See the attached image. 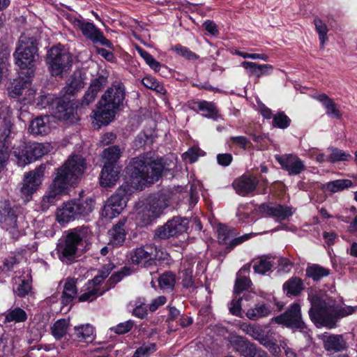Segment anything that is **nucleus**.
Instances as JSON below:
<instances>
[{"mask_svg": "<svg viewBox=\"0 0 357 357\" xmlns=\"http://www.w3.org/2000/svg\"><path fill=\"white\" fill-rule=\"evenodd\" d=\"M86 168L84 158L80 155L69 157L66 162L56 169V173L41 201L42 210H47L54 205L68 188L76 184Z\"/></svg>", "mask_w": 357, "mask_h": 357, "instance_id": "f257e3e1", "label": "nucleus"}, {"mask_svg": "<svg viewBox=\"0 0 357 357\" xmlns=\"http://www.w3.org/2000/svg\"><path fill=\"white\" fill-rule=\"evenodd\" d=\"M170 169L169 164L162 158L155 160L148 153L135 157L126 167L129 178L125 184L132 190H142L147 183L158 181L163 172Z\"/></svg>", "mask_w": 357, "mask_h": 357, "instance_id": "f03ea898", "label": "nucleus"}, {"mask_svg": "<svg viewBox=\"0 0 357 357\" xmlns=\"http://www.w3.org/2000/svg\"><path fill=\"white\" fill-rule=\"evenodd\" d=\"M14 136L12 119L10 116L5 117L1 123V163L3 160L8 158L13 150L18 165L24 166L43 157L52 149L49 143L34 142L26 144L21 151H17L15 149V144L13 145Z\"/></svg>", "mask_w": 357, "mask_h": 357, "instance_id": "7ed1b4c3", "label": "nucleus"}, {"mask_svg": "<svg viewBox=\"0 0 357 357\" xmlns=\"http://www.w3.org/2000/svg\"><path fill=\"white\" fill-rule=\"evenodd\" d=\"M126 98V89L122 83L112 84L102 95L94 111L93 126L98 128L108 125L120 110Z\"/></svg>", "mask_w": 357, "mask_h": 357, "instance_id": "20e7f679", "label": "nucleus"}, {"mask_svg": "<svg viewBox=\"0 0 357 357\" xmlns=\"http://www.w3.org/2000/svg\"><path fill=\"white\" fill-rule=\"evenodd\" d=\"M311 308L309 311L310 319L319 326L334 328L337 318L353 314L356 307L351 306H337L332 303H326L317 295L309 296Z\"/></svg>", "mask_w": 357, "mask_h": 357, "instance_id": "39448f33", "label": "nucleus"}, {"mask_svg": "<svg viewBox=\"0 0 357 357\" xmlns=\"http://www.w3.org/2000/svg\"><path fill=\"white\" fill-rule=\"evenodd\" d=\"M15 64L27 77L35 73V63L38 57L37 38L29 33L21 35L14 53Z\"/></svg>", "mask_w": 357, "mask_h": 357, "instance_id": "423d86ee", "label": "nucleus"}, {"mask_svg": "<svg viewBox=\"0 0 357 357\" xmlns=\"http://www.w3.org/2000/svg\"><path fill=\"white\" fill-rule=\"evenodd\" d=\"M46 63L52 75L59 76L70 70L73 58L64 48L55 46L47 52Z\"/></svg>", "mask_w": 357, "mask_h": 357, "instance_id": "0eeeda50", "label": "nucleus"}, {"mask_svg": "<svg viewBox=\"0 0 357 357\" xmlns=\"http://www.w3.org/2000/svg\"><path fill=\"white\" fill-rule=\"evenodd\" d=\"M82 242V238L77 230L69 231L57 244L56 251L59 259L64 264H72L78 257V247Z\"/></svg>", "mask_w": 357, "mask_h": 357, "instance_id": "6e6552de", "label": "nucleus"}, {"mask_svg": "<svg viewBox=\"0 0 357 357\" xmlns=\"http://www.w3.org/2000/svg\"><path fill=\"white\" fill-rule=\"evenodd\" d=\"M131 193L132 190L128 185L123 184L116 192L108 199L102 211V215L112 219L119 215L126 207L128 195Z\"/></svg>", "mask_w": 357, "mask_h": 357, "instance_id": "1a4fd4ad", "label": "nucleus"}, {"mask_svg": "<svg viewBox=\"0 0 357 357\" xmlns=\"http://www.w3.org/2000/svg\"><path fill=\"white\" fill-rule=\"evenodd\" d=\"M167 253L151 244H146L132 249L128 257L133 264L146 266L153 260H165Z\"/></svg>", "mask_w": 357, "mask_h": 357, "instance_id": "9d476101", "label": "nucleus"}, {"mask_svg": "<svg viewBox=\"0 0 357 357\" xmlns=\"http://www.w3.org/2000/svg\"><path fill=\"white\" fill-rule=\"evenodd\" d=\"M167 206V204L162 197H149L144 208L138 213L142 225L151 224L153 220L162 214Z\"/></svg>", "mask_w": 357, "mask_h": 357, "instance_id": "9b49d317", "label": "nucleus"}, {"mask_svg": "<svg viewBox=\"0 0 357 357\" xmlns=\"http://www.w3.org/2000/svg\"><path fill=\"white\" fill-rule=\"evenodd\" d=\"M45 167L40 165L34 170L31 171L24 175L22 186L20 192L24 201H29L32 195L37 190L41 184L42 178L44 175Z\"/></svg>", "mask_w": 357, "mask_h": 357, "instance_id": "f8f14e48", "label": "nucleus"}, {"mask_svg": "<svg viewBox=\"0 0 357 357\" xmlns=\"http://www.w3.org/2000/svg\"><path fill=\"white\" fill-rule=\"evenodd\" d=\"M276 323L287 327L303 328L305 323L302 320L301 307L298 303L291 305L287 310L275 318Z\"/></svg>", "mask_w": 357, "mask_h": 357, "instance_id": "ddd939ff", "label": "nucleus"}, {"mask_svg": "<svg viewBox=\"0 0 357 357\" xmlns=\"http://www.w3.org/2000/svg\"><path fill=\"white\" fill-rule=\"evenodd\" d=\"M275 158L289 175H298L306 169L304 162L296 155H276Z\"/></svg>", "mask_w": 357, "mask_h": 357, "instance_id": "4468645a", "label": "nucleus"}, {"mask_svg": "<svg viewBox=\"0 0 357 357\" xmlns=\"http://www.w3.org/2000/svg\"><path fill=\"white\" fill-rule=\"evenodd\" d=\"M75 108L70 101L58 100L56 106L52 107L53 116L61 121H73Z\"/></svg>", "mask_w": 357, "mask_h": 357, "instance_id": "2eb2a0df", "label": "nucleus"}, {"mask_svg": "<svg viewBox=\"0 0 357 357\" xmlns=\"http://www.w3.org/2000/svg\"><path fill=\"white\" fill-rule=\"evenodd\" d=\"M259 210L261 213L275 218L279 220H285L293 214L291 207L280 204H263L259 206Z\"/></svg>", "mask_w": 357, "mask_h": 357, "instance_id": "dca6fc26", "label": "nucleus"}, {"mask_svg": "<svg viewBox=\"0 0 357 357\" xmlns=\"http://www.w3.org/2000/svg\"><path fill=\"white\" fill-rule=\"evenodd\" d=\"M258 184L256 178L243 175L234 182V188L236 192L245 196L254 191Z\"/></svg>", "mask_w": 357, "mask_h": 357, "instance_id": "f3484780", "label": "nucleus"}, {"mask_svg": "<svg viewBox=\"0 0 357 357\" xmlns=\"http://www.w3.org/2000/svg\"><path fill=\"white\" fill-rule=\"evenodd\" d=\"M119 173L120 169L118 166L104 165L100 178V185L105 188L115 185Z\"/></svg>", "mask_w": 357, "mask_h": 357, "instance_id": "a211bd4d", "label": "nucleus"}, {"mask_svg": "<svg viewBox=\"0 0 357 357\" xmlns=\"http://www.w3.org/2000/svg\"><path fill=\"white\" fill-rule=\"evenodd\" d=\"M76 209L74 200L64 203L56 212V220L60 223H68L79 218Z\"/></svg>", "mask_w": 357, "mask_h": 357, "instance_id": "6ab92c4d", "label": "nucleus"}, {"mask_svg": "<svg viewBox=\"0 0 357 357\" xmlns=\"http://www.w3.org/2000/svg\"><path fill=\"white\" fill-rule=\"evenodd\" d=\"M242 66L247 70L249 76H255L259 78L262 75H269L273 71V66L269 64H257L254 62L244 61Z\"/></svg>", "mask_w": 357, "mask_h": 357, "instance_id": "aec40b11", "label": "nucleus"}, {"mask_svg": "<svg viewBox=\"0 0 357 357\" xmlns=\"http://www.w3.org/2000/svg\"><path fill=\"white\" fill-rule=\"evenodd\" d=\"M315 98L322 103L326 109V113L328 116L337 119H341L342 114L337 105L326 94H319Z\"/></svg>", "mask_w": 357, "mask_h": 357, "instance_id": "412c9836", "label": "nucleus"}, {"mask_svg": "<svg viewBox=\"0 0 357 357\" xmlns=\"http://www.w3.org/2000/svg\"><path fill=\"white\" fill-rule=\"evenodd\" d=\"M323 342L324 347L327 351L337 352L346 349V342L340 335L325 336Z\"/></svg>", "mask_w": 357, "mask_h": 357, "instance_id": "4be33fe9", "label": "nucleus"}, {"mask_svg": "<svg viewBox=\"0 0 357 357\" xmlns=\"http://www.w3.org/2000/svg\"><path fill=\"white\" fill-rule=\"evenodd\" d=\"M30 132L36 135H47L50 130L49 117L39 116L33 120L29 126Z\"/></svg>", "mask_w": 357, "mask_h": 357, "instance_id": "5701e85b", "label": "nucleus"}, {"mask_svg": "<svg viewBox=\"0 0 357 357\" xmlns=\"http://www.w3.org/2000/svg\"><path fill=\"white\" fill-rule=\"evenodd\" d=\"M7 211V215L4 218V224L6 227V230H8L13 238H17L19 236V231L17 225V207H12L8 209H5Z\"/></svg>", "mask_w": 357, "mask_h": 357, "instance_id": "b1692460", "label": "nucleus"}, {"mask_svg": "<svg viewBox=\"0 0 357 357\" xmlns=\"http://www.w3.org/2000/svg\"><path fill=\"white\" fill-rule=\"evenodd\" d=\"M77 293L76 281L73 278H67L63 286L61 303L68 305L75 298Z\"/></svg>", "mask_w": 357, "mask_h": 357, "instance_id": "393cba45", "label": "nucleus"}, {"mask_svg": "<svg viewBox=\"0 0 357 357\" xmlns=\"http://www.w3.org/2000/svg\"><path fill=\"white\" fill-rule=\"evenodd\" d=\"M124 222L119 221L112 229L109 231V243L114 245H121L126 238Z\"/></svg>", "mask_w": 357, "mask_h": 357, "instance_id": "a878e982", "label": "nucleus"}, {"mask_svg": "<svg viewBox=\"0 0 357 357\" xmlns=\"http://www.w3.org/2000/svg\"><path fill=\"white\" fill-rule=\"evenodd\" d=\"M121 153L119 146H112L105 149L102 153L104 165L117 166L116 162L121 157Z\"/></svg>", "mask_w": 357, "mask_h": 357, "instance_id": "bb28decb", "label": "nucleus"}, {"mask_svg": "<svg viewBox=\"0 0 357 357\" xmlns=\"http://www.w3.org/2000/svg\"><path fill=\"white\" fill-rule=\"evenodd\" d=\"M84 86V79L80 73H74L69 79V82L65 86L64 90L66 94L73 95Z\"/></svg>", "mask_w": 357, "mask_h": 357, "instance_id": "cd10ccee", "label": "nucleus"}, {"mask_svg": "<svg viewBox=\"0 0 357 357\" xmlns=\"http://www.w3.org/2000/svg\"><path fill=\"white\" fill-rule=\"evenodd\" d=\"M75 24L81 30L85 37L90 39L93 43L96 42L100 31L96 29L92 23L77 20Z\"/></svg>", "mask_w": 357, "mask_h": 357, "instance_id": "c85d7f7f", "label": "nucleus"}, {"mask_svg": "<svg viewBox=\"0 0 357 357\" xmlns=\"http://www.w3.org/2000/svg\"><path fill=\"white\" fill-rule=\"evenodd\" d=\"M30 84L29 80H24V79H15L8 86V92L10 97L17 98L24 94V91Z\"/></svg>", "mask_w": 357, "mask_h": 357, "instance_id": "c756f323", "label": "nucleus"}, {"mask_svg": "<svg viewBox=\"0 0 357 357\" xmlns=\"http://www.w3.org/2000/svg\"><path fill=\"white\" fill-rule=\"evenodd\" d=\"M188 221L186 218L175 217L167 222V226L169 227L172 236H174L186 231L188 229Z\"/></svg>", "mask_w": 357, "mask_h": 357, "instance_id": "7c9ffc66", "label": "nucleus"}, {"mask_svg": "<svg viewBox=\"0 0 357 357\" xmlns=\"http://www.w3.org/2000/svg\"><path fill=\"white\" fill-rule=\"evenodd\" d=\"M283 289L287 296H298L303 289V283L298 278H291L284 284Z\"/></svg>", "mask_w": 357, "mask_h": 357, "instance_id": "2f4dec72", "label": "nucleus"}, {"mask_svg": "<svg viewBox=\"0 0 357 357\" xmlns=\"http://www.w3.org/2000/svg\"><path fill=\"white\" fill-rule=\"evenodd\" d=\"M273 266L272 258L269 256H262L254 260L253 269L255 273L265 274Z\"/></svg>", "mask_w": 357, "mask_h": 357, "instance_id": "473e14b6", "label": "nucleus"}, {"mask_svg": "<svg viewBox=\"0 0 357 357\" xmlns=\"http://www.w3.org/2000/svg\"><path fill=\"white\" fill-rule=\"evenodd\" d=\"M271 313V310L266 304H257L255 307L248 310L247 317L250 320H257L260 318L267 317Z\"/></svg>", "mask_w": 357, "mask_h": 357, "instance_id": "72a5a7b5", "label": "nucleus"}, {"mask_svg": "<svg viewBox=\"0 0 357 357\" xmlns=\"http://www.w3.org/2000/svg\"><path fill=\"white\" fill-rule=\"evenodd\" d=\"M75 336L79 342H89L93 339V328L89 324L75 327Z\"/></svg>", "mask_w": 357, "mask_h": 357, "instance_id": "f704fd0d", "label": "nucleus"}, {"mask_svg": "<svg viewBox=\"0 0 357 357\" xmlns=\"http://www.w3.org/2000/svg\"><path fill=\"white\" fill-rule=\"evenodd\" d=\"M78 217L88 215L94 208V200L91 198L74 200Z\"/></svg>", "mask_w": 357, "mask_h": 357, "instance_id": "c9c22d12", "label": "nucleus"}, {"mask_svg": "<svg viewBox=\"0 0 357 357\" xmlns=\"http://www.w3.org/2000/svg\"><path fill=\"white\" fill-rule=\"evenodd\" d=\"M5 314V322L20 323L27 319L26 312L20 307L10 309Z\"/></svg>", "mask_w": 357, "mask_h": 357, "instance_id": "e433bc0d", "label": "nucleus"}, {"mask_svg": "<svg viewBox=\"0 0 357 357\" xmlns=\"http://www.w3.org/2000/svg\"><path fill=\"white\" fill-rule=\"evenodd\" d=\"M158 280L161 289L172 291L176 283V275L171 271L165 272L160 275Z\"/></svg>", "mask_w": 357, "mask_h": 357, "instance_id": "4c0bfd02", "label": "nucleus"}, {"mask_svg": "<svg viewBox=\"0 0 357 357\" xmlns=\"http://www.w3.org/2000/svg\"><path fill=\"white\" fill-rule=\"evenodd\" d=\"M199 109L204 112L203 115L206 118L217 119L219 117L218 111L214 103L207 101L197 102Z\"/></svg>", "mask_w": 357, "mask_h": 357, "instance_id": "58836bf2", "label": "nucleus"}, {"mask_svg": "<svg viewBox=\"0 0 357 357\" xmlns=\"http://www.w3.org/2000/svg\"><path fill=\"white\" fill-rule=\"evenodd\" d=\"M352 185V181L349 179H339L328 182L324 185L326 190L331 192H337Z\"/></svg>", "mask_w": 357, "mask_h": 357, "instance_id": "ea45409f", "label": "nucleus"}, {"mask_svg": "<svg viewBox=\"0 0 357 357\" xmlns=\"http://www.w3.org/2000/svg\"><path fill=\"white\" fill-rule=\"evenodd\" d=\"M329 270L319 265L313 264L306 269V274L314 280H319L321 278L329 275Z\"/></svg>", "mask_w": 357, "mask_h": 357, "instance_id": "a19ab883", "label": "nucleus"}, {"mask_svg": "<svg viewBox=\"0 0 357 357\" xmlns=\"http://www.w3.org/2000/svg\"><path fill=\"white\" fill-rule=\"evenodd\" d=\"M240 329L258 341H260L264 336L262 329L259 326L251 324L243 323L240 325Z\"/></svg>", "mask_w": 357, "mask_h": 357, "instance_id": "79ce46f5", "label": "nucleus"}, {"mask_svg": "<svg viewBox=\"0 0 357 357\" xmlns=\"http://www.w3.org/2000/svg\"><path fill=\"white\" fill-rule=\"evenodd\" d=\"M231 344L233 349L244 356L251 342L241 336H234L231 337Z\"/></svg>", "mask_w": 357, "mask_h": 357, "instance_id": "37998d69", "label": "nucleus"}, {"mask_svg": "<svg viewBox=\"0 0 357 357\" xmlns=\"http://www.w3.org/2000/svg\"><path fill=\"white\" fill-rule=\"evenodd\" d=\"M314 24L315 26V30L319 34L321 46V47H324L325 43L328 40L327 36V33L328 31L327 25L318 17L314 18Z\"/></svg>", "mask_w": 357, "mask_h": 357, "instance_id": "c03bdc74", "label": "nucleus"}, {"mask_svg": "<svg viewBox=\"0 0 357 357\" xmlns=\"http://www.w3.org/2000/svg\"><path fill=\"white\" fill-rule=\"evenodd\" d=\"M69 323L66 319H59L52 328V333L56 339H61L67 333Z\"/></svg>", "mask_w": 357, "mask_h": 357, "instance_id": "a18cd8bd", "label": "nucleus"}, {"mask_svg": "<svg viewBox=\"0 0 357 357\" xmlns=\"http://www.w3.org/2000/svg\"><path fill=\"white\" fill-rule=\"evenodd\" d=\"M328 151L330 152L328 161L331 162L348 161L351 158L350 154L335 147H330Z\"/></svg>", "mask_w": 357, "mask_h": 357, "instance_id": "49530a36", "label": "nucleus"}, {"mask_svg": "<svg viewBox=\"0 0 357 357\" xmlns=\"http://www.w3.org/2000/svg\"><path fill=\"white\" fill-rule=\"evenodd\" d=\"M142 84L147 89L165 94L166 91L163 85L152 76H146L142 79Z\"/></svg>", "mask_w": 357, "mask_h": 357, "instance_id": "de8ad7c7", "label": "nucleus"}, {"mask_svg": "<svg viewBox=\"0 0 357 357\" xmlns=\"http://www.w3.org/2000/svg\"><path fill=\"white\" fill-rule=\"evenodd\" d=\"M251 280L245 276L237 275L234 284V293L240 294L244 290H246L251 284Z\"/></svg>", "mask_w": 357, "mask_h": 357, "instance_id": "09e8293b", "label": "nucleus"}, {"mask_svg": "<svg viewBox=\"0 0 357 357\" xmlns=\"http://www.w3.org/2000/svg\"><path fill=\"white\" fill-rule=\"evenodd\" d=\"M107 83V77L104 76H100L98 78L95 79L91 83L88 90L90 91L91 93L95 94L97 96L98 92L105 86Z\"/></svg>", "mask_w": 357, "mask_h": 357, "instance_id": "8fccbe9b", "label": "nucleus"}, {"mask_svg": "<svg viewBox=\"0 0 357 357\" xmlns=\"http://www.w3.org/2000/svg\"><path fill=\"white\" fill-rule=\"evenodd\" d=\"M233 234L231 229L225 225H220L218 229V241L222 244H227L229 237Z\"/></svg>", "mask_w": 357, "mask_h": 357, "instance_id": "3c124183", "label": "nucleus"}, {"mask_svg": "<svg viewBox=\"0 0 357 357\" xmlns=\"http://www.w3.org/2000/svg\"><path fill=\"white\" fill-rule=\"evenodd\" d=\"M290 119L283 113H279L273 116V125L280 128H286L290 124Z\"/></svg>", "mask_w": 357, "mask_h": 357, "instance_id": "603ef678", "label": "nucleus"}, {"mask_svg": "<svg viewBox=\"0 0 357 357\" xmlns=\"http://www.w3.org/2000/svg\"><path fill=\"white\" fill-rule=\"evenodd\" d=\"M178 55L188 60H194L199 58V56L191 52L189 49L181 45H176L172 48Z\"/></svg>", "mask_w": 357, "mask_h": 357, "instance_id": "864d4df0", "label": "nucleus"}, {"mask_svg": "<svg viewBox=\"0 0 357 357\" xmlns=\"http://www.w3.org/2000/svg\"><path fill=\"white\" fill-rule=\"evenodd\" d=\"M244 357H268L267 353L260 348H257L251 343L245 353Z\"/></svg>", "mask_w": 357, "mask_h": 357, "instance_id": "5fc2aeb1", "label": "nucleus"}, {"mask_svg": "<svg viewBox=\"0 0 357 357\" xmlns=\"http://www.w3.org/2000/svg\"><path fill=\"white\" fill-rule=\"evenodd\" d=\"M155 351V346L154 344L143 345L136 350L132 357H148Z\"/></svg>", "mask_w": 357, "mask_h": 357, "instance_id": "6e6d98bb", "label": "nucleus"}, {"mask_svg": "<svg viewBox=\"0 0 357 357\" xmlns=\"http://www.w3.org/2000/svg\"><path fill=\"white\" fill-rule=\"evenodd\" d=\"M183 285L185 288L192 287L193 286L194 282L192 278V268L188 264V267H186L183 271Z\"/></svg>", "mask_w": 357, "mask_h": 357, "instance_id": "4d7b16f0", "label": "nucleus"}, {"mask_svg": "<svg viewBox=\"0 0 357 357\" xmlns=\"http://www.w3.org/2000/svg\"><path fill=\"white\" fill-rule=\"evenodd\" d=\"M169 227L167 226V222L163 226L156 229L154 235V238L156 240H165L172 237Z\"/></svg>", "mask_w": 357, "mask_h": 357, "instance_id": "13d9d810", "label": "nucleus"}, {"mask_svg": "<svg viewBox=\"0 0 357 357\" xmlns=\"http://www.w3.org/2000/svg\"><path fill=\"white\" fill-rule=\"evenodd\" d=\"M133 327V321L131 320L125 321L118 324L116 326L111 328V331H114L116 334H124L128 333Z\"/></svg>", "mask_w": 357, "mask_h": 357, "instance_id": "bf43d9fd", "label": "nucleus"}, {"mask_svg": "<svg viewBox=\"0 0 357 357\" xmlns=\"http://www.w3.org/2000/svg\"><path fill=\"white\" fill-rule=\"evenodd\" d=\"M31 289V286L30 282L29 280H22L15 290V294L20 297H24L28 294Z\"/></svg>", "mask_w": 357, "mask_h": 357, "instance_id": "052dcab7", "label": "nucleus"}, {"mask_svg": "<svg viewBox=\"0 0 357 357\" xmlns=\"http://www.w3.org/2000/svg\"><path fill=\"white\" fill-rule=\"evenodd\" d=\"M98 288H93L91 290L88 291L87 292H85L82 294L79 297V301L81 302L83 301H93L98 295H101L102 293L100 292L98 293Z\"/></svg>", "mask_w": 357, "mask_h": 357, "instance_id": "680f3d73", "label": "nucleus"}, {"mask_svg": "<svg viewBox=\"0 0 357 357\" xmlns=\"http://www.w3.org/2000/svg\"><path fill=\"white\" fill-rule=\"evenodd\" d=\"M241 298L233 300L230 303L229 311L230 312L238 317H241Z\"/></svg>", "mask_w": 357, "mask_h": 357, "instance_id": "e2e57ef3", "label": "nucleus"}, {"mask_svg": "<svg viewBox=\"0 0 357 357\" xmlns=\"http://www.w3.org/2000/svg\"><path fill=\"white\" fill-rule=\"evenodd\" d=\"M167 302V298L164 296H160L153 299L149 305V310L155 312L160 306L163 305Z\"/></svg>", "mask_w": 357, "mask_h": 357, "instance_id": "0e129e2a", "label": "nucleus"}, {"mask_svg": "<svg viewBox=\"0 0 357 357\" xmlns=\"http://www.w3.org/2000/svg\"><path fill=\"white\" fill-rule=\"evenodd\" d=\"M199 157L198 151L195 149H190L183 154L184 160L190 163L195 162Z\"/></svg>", "mask_w": 357, "mask_h": 357, "instance_id": "69168bd1", "label": "nucleus"}, {"mask_svg": "<svg viewBox=\"0 0 357 357\" xmlns=\"http://www.w3.org/2000/svg\"><path fill=\"white\" fill-rule=\"evenodd\" d=\"M217 160L219 165L228 166L232 161V156L229 153H222L217 155Z\"/></svg>", "mask_w": 357, "mask_h": 357, "instance_id": "338daca9", "label": "nucleus"}, {"mask_svg": "<svg viewBox=\"0 0 357 357\" xmlns=\"http://www.w3.org/2000/svg\"><path fill=\"white\" fill-rule=\"evenodd\" d=\"M230 140L236 145L244 149L250 143L249 140L244 136L232 137Z\"/></svg>", "mask_w": 357, "mask_h": 357, "instance_id": "774afa93", "label": "nucleus"}]
</instances>
